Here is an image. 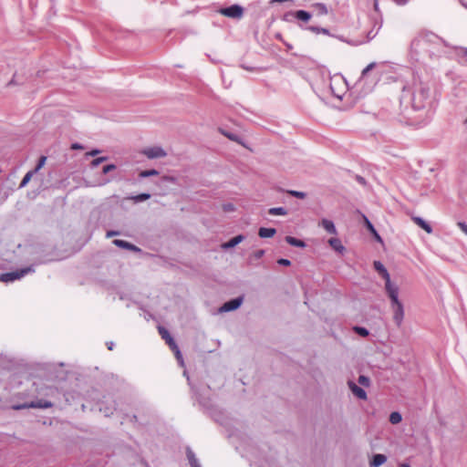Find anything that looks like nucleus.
Masks as SVG:
<instances>
[{
  "label": "nucleus",
  "mask_w": 467,
  "mask_h": 467,
  "mask_svg": "<svg viewBox=\"0 0 467 467\" xmlns=\"http://www.w3.org/2000/svg\"><path fill=\"white\" fill-rule=\"evenodd\" d=\"M383 63H381V65ZM379 66H380V64L371 62L362 70L357 84L363 88H366L365 92H368V84H369V88H371L379 80L382 75L381 71H375L374 73H371Z\"/></svg>",
  "instance_id": "nucleus-1"
},
{
  "label": "nucleus",
  "mask_w": 467,
  "mask_h": 467,
  "mask_svg": "<svg viewBox=\"0 0 467 467\" xmlns=\"http://www.w3.org/2000/svg\"><path fill=\"white\" fill-rule=\"evenodd\" d=\"M430 90L428 88L423 87L421 83L415 85L412 94V106L416 109H421L425 107V102L429 98Z\"/></svg>",
  "instance_id": "nucleus-2"
},
{
  "label": "nucleus",
  "mask_w": 467,
  "mask_h": 467,
  "mask_svg": "<svg viewBox=\"0 0 467 467\" xmlns=\"http://www.w3.org/2000/svg\"><path fill=\"white\" fill-rule=\"evenodd\" d=\"M158 330H159V333L161 336V337L166 341V343L169 345L171 349L174 352L177 359H182V353H181L177 344L175 343L174 339L170 335L169 331L163 327H159Z\"/></svg>",
  "instance_id": "nucleus-3"
},
{
  "label": "nucleus",
  "mask_w": 467,
  "mask_h": 467,
  "mask_svg": "<svg viewBox=\"0 0 467 467\" xmlns=\"http://www.w3.org/2000/svg\"><path fill=\"white\" fill-rule=\"evenodd\" d=\"M33 268L31 266L26 267L20 270L5 273L1 275L0 280L5 283L13 282L15 280L20 279L21 277L25 276L26 274L33 272Z\"/></svg>",
  "instance_id": "nucleus-4"
},
{
  "label": "nucleus",
  "mask_w": 467,
  "mask_h": 467,
  "mask_svg": "<svg viewBox=\"0 0 467 467\" xmlns=\"http://www.w3.org/2000/svg\"><path fill=\"white\" fill-rule=\"evenodd\" d=\"M219 13L230 18L240 19L244 16V8L239 5H233L228 7L221 8Z\"/></svg>",
  "instance_id": "nucleus-5"
},
{
  "label": "nucleus",
  "mask_w": 467,
  "mask_h": 467,
  "mask_svg": "<svg viewBox=\"0 0 467 467\" xmlns=\"http://www.w3.org/2000/svg\"><path fill=\"white\" fill-rule=\"evenodd\" d=\"M141 153L150 160L164 158L167 156V152L160 146L145 148L142 150Z\"/></svg>",
  "instance_id": "nucleus-6"
},
{
  "label": "nucleus",
  "mask_w": 467,
  "mask_h": 467,
  "mask_svg": "<svg viewBox=\"0 0 467 467\" xmlns=\"http://www.w3.org/2000/svg\"><path fill=\"white\" fill-rule=\"evenodd\" d=\"M385 290L390 299L391 304L400 302L399 287L393 284L391 280L385 282Z\"/></svg>",
  "instance_id": "nucleus-7"
},
{
  "label": "nucleus",
  "mask_w": 467,
  "mask_h": 467,
  "mask_svg": "<svg viewBox=\"0 0 467 467\" xmlns=\"http://www.w3.org/2000/svg\"><path fill=\"white\" fill-rule=\"evenodd\" d=\"M391 308L393 311V319L398 327H400L404 318V308L402 303L400 301L398 303L391 304Z\"/></svg>",
  "instance_id": "nucleus-8"
},
{
  "label": "nucleus",
  "mask_w": 467,
  "mask_h": 467,
  "mask_svg": "<svg viewBox=\"0 0 467 467\" xmlns=\"http://www.w3.org/2000/svg\"><path fill=\"white\" fill-rule=\"evenodd\" d=\"M53 404L50 401L45 400H38L36 401H31L29 404H24L20 406H16V409H24V408H37V409H47L51 408Z\"/></svg>",
  "instance_id": "nucleus-9"
},
{
  "label": "nucleus",
  "mask_w": 467,
  "mask_h": 467,
  "mask_svg": "<svg viewBox=\"0 0 467 467\" xmlns=\"http://www.w3.org/2000/svg\"><path fill=\"white\" fill-rule=\"evenodd\" d=\"M243 303L242 297H236L226 303L220 307V312H229L237 309Z\"/></svg>",
  "instance_id": "nucleus-10"
},
{
  "label": "nucleus",
  "mask_w": 467,
  "mask_h": 467,
  "mask_svg": "<svg viewBox=\"0 0 467 467\" xmlns=\"http://www.w3.org/2000/svg\"><path fill=\"white\" fill-rule=\"evenodd\" d=\"M421 37L422 42L425 44L439 45L440 43H444V41L440 36L432 32H423Z\"/></svg>",
  "instance_id": "nucleus-11"
},
{
  "label": "nucleus",
  "mask_w": 467,
  "mask_h": 467,
  "mask_svg": "<svg viewBox=\"0 0 467 467\" xmlns=\"http://www.w3.org/2000/svg\"><path fill=\"white\" fill-rule=\"evenodd\" d=\"M348 388L352 391V393L358 398L359 400H367V393L366 391L361 388L358 387L355 382L348 381Z\"/></svg>",
  "instance_id": "nucleus-12"
},
{
  "label": "nucleus",
  "mask_w": 467,
  "mask_h": 467,
  "mask_svg": "<svg viewBox=\"0 0 467 467\" xmlns=\"http://www.w3.org/2000/svg\"><path fill=\"white\" fill-rule=\"evenodd\" d=\"M373 265L375 270L382 276L385 282L390 280V275L383 264H381L379 261H375Z\"/></svg>",
  "instance_id": "nucleus-13"
},
{
  "label": "nucleus",
  "mask_w": 467,
  "mask_h": 467,
  "mask_svg": "<svg viewBox=\"0 0 467 467\" xmlns=\"http://www.w3.org/2000/svg\"><path fill=\"white\" fill-rule=\"evenodd\" d=\"M244 239V235H242V234L236 235L234 238H232L231 240H229L228 242L223 243L222 244V248L224 250L233 248V247L236 246L237 244H239L241 242H243Z\"/></svg>",
  "instance_id": "nucleus-14"
},
{
  "label": "nucleus",
  "mask_w": 467,
  "mask_h": 467,
  "mask_svg": "<svg viewBox=\"0 0 467 467\" xmlns=\"http://www.w3.org/2000/svg\"><path fill=\"white\" fill-rule=\"evenodd\" d=\"M113 244L120 248H124V249H128V250H131V251H135V252L140 251V249L139 247H137L136 245H134L127 241H124V240L116 239L113 241Z\"/></svg>",
  "instance_id": "nucleus-15"
},
{
  "label": "nucleus",
  "mask_w": 467,
  "mask_h": 467,
  "mask_svg": "<svg viewBox=\"0 0 467 467\" xmlns=\"http://www.w3.org/2000/svg\"><path fill=\"white\" fill-rule=\"evenodd\" d=\"M327 233L337 234V229L334 223L327 219H323L319 223Z\"/></svg>",
  "instance_id": "nucleus-16"
},
{
  "label": "nucleus",
  "mask_w": 467,
  "mask_h": 467,
  "mask_svg": "<svg viewBox=\"0 0 467 467\" xmlns=\"http://www.w3.org/2000/svg\"><path fill=\"white\" fill-rule=\"evenodd\" d=\"M413 222L418 225L420 226V228H422L424 231H426L428 234H431L432 233V228L431 226L427 223L425 222L421 217H418V216H415L412 218Z\"/></svg>",
  "instance_id": "nucleus-17"
},
{
  "label": "nucleus",
  "mask_w": 467,
  "mask_h": 467,
  "mask_svg": "<svg viewBox=\"0 0 467 467\" xmlns=\"http://www.w3.org/2000/svg\"><path fill=\"white\" fill-rule=\"evenodd\" d=\"M329 245L337 252L342 254L345 251V247L338 238H330L328 240Z\"/></svg>",
  "instance_id": "nucleus-18"
},
{
  "label": "nucleus",
  "mask_w": 467,
  "mask_h": 467,
  "mask_svg": "<svg viewBox=\"0 0 467 467\" xmlns=\"http://www.w3.org/2000/svg\"><path fill=\"white\" fill-rule=\"evenodd\" d=\"M387 461V457L384 454H375L373 456L372 461L370 462L371 467H379L383 463H385Z\"/></svg>",
  "instance_id": "nucleus-19"
},
{
  "label": "nucleus",
  "mask_w": 467,
  "mask_h": 467,
  "mask_svg": "<svg viewBox=\"0 0 467 467\" xmlns=\"http://www.w3.org/2000/svg\"><path fill=\"white\" fill-rule=\"evenodd\" d=\"M276 231L275 228H265L261 227L258 231V235L261 238H269L273 237L275 234Z\"/></svg>",
  "instance_id": "nucleus-20"
},
{
  "label": "nucleus",
  "mask_w": 467,
  "mask_h": 467,
  "mask_svg": "<svg viewBox=\"0 0 467 467\" xmlns=\"http://www.w3.org/2000/svg\"><path fill=\"white\" fill-rule=\"evenodd\" d=\"M363 217H364L365 224H366L367 228L368 229V231L374 235V237L377 241L382 242L381 237L375 230L373 224L369 222V220L365 215Z\"/></svg>",
  "instance_id": "nucleus-21"
},
{
  "label": "nucleus",
  "mask_w": 467,
  "mask_h": 467,
  "mask_svg": "<svg viewBox=\"0 0 467 467\" xmlns=\"http://www.w3.org/2000/svg\"><path fill=\"white\" fill-rule=\"evenodd\" d=\"M285 241L287 244H289L292 246L302 247V248L306 246V244L304 241H302L300 239H296L293 236H286Z\"/></svg>",
  "instance_id": "nucleus-22"
},
{
  "label": "nucleus",
  "mask_w": 467,
  "mask_h": 467,
  "mask_svg": "<svg viewBox=\"0 0 467 467\" xmlns=\"http://www.w3.org/2000/svg\"><path fill=\"white\" fill-rule=\"evenodd\" d=\"M295 17L298 20L308 22L311 18V14L305 10H298L295 13Z\"/></svg>",
  "instance_id": "nucleus-23"
},
{
  "label": "nucleus",
  "mask_w": 467,
  "mask_h": 467,
  "mask_svg": "<svg viewBox=\"0 0 467 467\" xmlns=\"http://www.w3.org/2000/svg\"><path fill=\"white\" fill-rule=\"evenodd\" d=\"M268 213L271 215H286L287 211L284 207H275L268 210Z\"/></svg>",
  "instance_id": "nucleus-24"
},
{
  "label": "nucleus",
  "mask_w": 467,
  "mask_h": 467,
  "mask_svg": "<svg viewBox=\"0 0 467 467\" xmlns=\"http://www.w3.org/2000/svg\"><path fill=\"white\" fill-rule=\"evenodd\" d=\"M402 420V416L398 411H393L389 415V421L391 424H399Z\"/></svg>",
  "instance_id": "nucleus-25"
},
{
  "label": "nucleus",
  "mask_w": 467,
  "mask_h": 467,
  "mask_svg": "<svg viewBox=\"0 0 467 467\" xmlns=\"http://www.w3.org/2000/svg\"><path fill=\"white\" fill-rule=\"evenodd\" d=\"M188 460L192 467H201L198 460L195 458L194 453L192 451H188L187 452Z\"/></svg>",
  "instance_id": "nucleus-26"
},
{
  "label": "nucleus",
  "mask_w": 467,
  "mask_h": 467,
  "mask_svg": "<svg viewBox=\"0 0 467 467\" xmlns=\"http://www.w3.org/2000/svg\"><path fill=\"white\" fill-rule=\"evenodd\" d=\"M159 174V171L155 169H151V170H146V171H142L140 172V178H147V177H150V176H156Z\"/></svg>",
  "instance_id": "nucleus-27"
},
{
  "label": "nucleus",
  "mask_w": 467,
  "mask_h": 467,
  "mask_svg": "<svg viewBox=\"0 0 467 467\" xmlns=\"http://www.w3.org/2000/svg\"><path fill=\"white\" fill-rule=\"evenodd\" d=\"M150 198V193H140L135 196H132L130 199L133 200L135 202H140L143 201H146Z\"/></svg>",
  "instance_id": "nucleus-28"
},
{
  "label": "nucleus",
  "mask_w": 467,
  "mask_h": 467,
  "mask_svg": "<svg viewBox=\"0 0 467 467\" xmlns=\"http://www.w3.org/2000/svg\"><path fill=\"white\" fill-rule=\"evenodd\" d=\"M34 174H35V172L32 171H29L28 172H26V175L24 176L22 182H20L19 188H24L29 182V181L31 180V178Z\"/></svg>",
  "instance_id": "nucleus-29"
},
{
  "label": "nucleus",
  "mask_w": 467,
  "mask_h": 467,
  "mask_svg": "<svg viewBox=\"0 0 467 467\" xmlns=\"http://www.w3.org/2000/svg\"><path fill=\"white\" fill-rule=\"evenodd\" d=\"M308 30L316 33V34H324V35H329V31L328 29L327 28H322V27H318V26H311L307 28Z\"/></svg>",
  "instance_id": "nucleus-30"
},
{
  "label": "nucleus",
  "mask_w": 467,
  "mask_h": 467,
  "mask_svg": "<svg viewBox=\"0 0 467 467\" xmlns=\"http://www.w3.org/2000/svg\"><path fill=\"white\" fill-rule=\"evenodd\" d=\"M108 160V157L107 156H102V157H99V158H96L94 159L91 162H90V166L91 168H96L98 167L100 163L106 161Z\"/></svg>",
  "instance_id": "nucleus-31"
},
{
  "label": "nucleus",
  "mask_w": 467,
  "mask_h": 467,
  "mask_svg": "<svg viewBox=\"0 0 467 467\" xmlns=\"http://www.w3.org/2000/svg\"><path fill=\"white\" fill-rule=\"evenodd\" d=\"M287 193L291 196H294L296 198H298V199H305L306 194L303 192H298V191H294V190H289L287 191Z\"/></svg>",
  "instance_id": "nucleus-32"
},
{
  "label": "nucleus",
  "mask_w": 467,
  "mask_h": 467,
  "mask_svg": "<svg viewBox=\"0 0 467 467\" xmlns=\"http://www.w3.org/2000/svg\"><path fill=\"white\" fill-rule=\"evenodd\" d=\"M46 161H47V157L46 156H41L38 160V162L36 166V168L32 171H34L35 173H36L40 169L43 168V166L45 165L46 163Z\"/></svg>",
  "instance_id": "nucleus-33"
},
{
  "label": "nucleus",
  "mask_w": 467,
  "mask_h": 467,
  "mask_svg": "<svg viewBox=\"0 0 467 467\" xmlns=\"http://www.w3.org/2000/svg\"><path fill=\"white\" fill-rule=\"evenodd\" d=\"M99 410L102 411L105 414V416H109V415L113 414V411L115 410V406H111V407L100 406Z\"/></svg>",
  "instance_id": "nucleus-34"
},
{
  "label": "nucleus",
  "mask_w": 467,
  "mask_h": 467,
  "mask_svg": "<svg viewBox=\"0 0 467 467\" xmlns=\"http://www.w3.org/2000/svg\"><path fill=\"white\" fill-rule=\"evenodd\" d=\"M358 383L363 386V387H368L369 386V383H370V380L368 377L364 376V375H360L358 377Z\"/></svg>",
  "instance_id": "nucleus-35"
},
{
  "label": "nucleus",
  "mask_w": 467,
  "mask_h": 467,
  "mask_svg": "<svg viewBox=\"0 0 467 467\" xmlns=\"http://www.w3.org/2000/svg\"><path fill=\"white\" fill-rule=\"evenodd\" d=\"M354 330L357 334H358L361 337H367L368 335V330L362 327H355Z\"/></svg>",
  "instance_id": "nucleus-36"
},
{
  "label": "nucleus",
  "mask_w": 467,
  "mask_h": 467,
  "mask_svg": "<svg viewBox=\"0 0 467 467\" xmlns=\"http://www.w3.org/2000/svg\"><path fill=\"white\" fill-rule=\"evenodd\" d=\"M116 165L115 164H108V165H105L102 169V172L104 174H107L109 173V171H112L114 170H116Z\"/></svg>",
  "instance_id": "nucleus-37"
},
{
  "label": "nucleus",
  "mask_w": 467,
  "mask_h": 467,
  "mask_svg": "<svg viewBox=\"0 0 467 467\" xmlns=\"http://www.w3.org/2000/svg\"><path fill=\"white\" fill-rule=\"evenodd\" d=\"M457 55L462 57H467V48L466 47H456Z\"/></svg>",
  "instance_id": "nucleus-38"
},
{
  "label": "nucleus",
  "mask_w": 467,
  "mask_h": 467,
  "mask_svg": "<svg viewBox=\"0 0 467 467\" xmlns=\"http://www.w3.org/2000/svg\"><path fill=\"white\" fill-rule=\"evenodd\" d=\"M265 254V250H257L253 254V257L255 259H260Z\"/></svg>",
  "instance_id": "nucleus-39"
},
{
  "label": "nucleus",
  "mask_w": 467,
  "mask_h": 467,
  "mask_svg": "<svg viewBox=\"0 0 467 467\" xmlns=\"http://www.w3.org/2000/svg\"><path fill=\"white\" fill-rule=\"evenodd\" d=\"M100 151H101V150H99V149H94V150H90V151H88L85 155H86V157H88V156H97L98 154H99V153H100Z\"/></svg>",
  "instance_id": "nucleus-40"
},
{
  "label": "nucleus",
  "mask_w": 467,
  "mask_h": 467,
  "mask_svg": "<svg viewBox=\"0 0 467 467\" xmlns=\"http://www.w3.org/2000/svg\"><path fill=\"white\" fill-rule=\"evenodd\" d=\"M457 225L467 235V224L463 222H459Z\"/></svg>",
  "instance_id": "nucleus-41"
},
{
  "label": "nucleus",
  "mask_w": 467,
  "mask_h": 467,
  "mask_svg": "<svg viewBox=\"0 0 467 467\" xmlns=\"http://www.w3.org/2000/svg\"><path fill=\"white\" fill-rule=\"evenodd\" d=\"M278 265H285V266H289L291 265V262L288 260V259H279L277 261Z\"/></svg>",
  "instance_id": "nucleus-42"
},
{
  "label": "nucleus",
  "mask_w": 467,
  "mask_h": 467,
  "mask_svg": "<svg viewBox=\"0 0 467 467\" xmlns=\"http://www.w3.org/2000/svg\"><path fill=\"white\" fill-rule=\"evenodd\" d=\"M317 6H318L321 14H323V15L327 14V8L324 4H318Z\"/></svg>",
  "instance_id": "nucleus-43"
},
{
  "label": "nucleus",
  "mask_w": 467,
  "mask_h": 467,
  "mask_svg": "<svg viewBox=\"0 0 467 467\" xmlns=\"http://www.w3.org/2000/svg\"><path fill=\"white\" fill-rule=\"evenodd\" d=\"M71 149H73V150H82L83 146L81 144H78V143H73L72 146H71Z\"/></svg>",
  "instance_id": "nucleus-44"
},
{
  "label": "nucleus",
  "mask_w": 467,
  "mask_h": 467,
  "mask_svg": "<svg viewBox=\"0 0 467 467\" xmlns=\"http://www.w3.org/2000/svg\"><path fill=\"white\" fill-rule=\"evenodd\" d=\"M356 180H357L360 184H362V185H365V184H366V181H365V179H364L363 177H361V176H358H358L356 177Z\"/></svg>",
  "instance_id": "nucleus-45"
},
{
  "label": "nucleus",
  "mask_w": 467,
  "mask_h": 467,
  "mask_svg": "<svg viewBox=\"0 0 467 467\" xmlns=\"http://www.w3.org/2000/svg\"><path fill=\"white\" fill-rule=\"evenodd\" d=\"M397 5H406L409 0H393Z\"/></svg>",
  "instance_id": "nucleus-46"
},
{
  "label": "nucleus",
  "mask_w": 467,
  "mask_h": 467,
  "mask_svg": "<svg viewBox=\"0 0 467 467\" xmlns=\"http://www.w3.org/2000/svg\"><path fill=\"white\" fill-rule=\"evenodd\" d=\"M119 234V232H116V231H109L106 234L107 237H111V236H115V235H118Z\"/></svg>",
  "instance_id": "nucleus-47"
},
{
  "label": "nucleus",
  "mask_w": 467,
  "mask_h": 467,
  "mask_svg": "<svg viewBox=\"0 0 467 467\" xmlns=\"http://www.w3.org/2000/svg\"><path fill=\"white\" fill-rule=\"evenodd\" d=\"M374 9H375L376 11H378V10H379V1H378V0H375V2H374Z\"/></svg>",
  "instance_id": "nucleus-48"
},
{
  "label": "nucleus",
  "mask_w": 467,
  "mask_h": 467,
  "mask_svg": "<svg viewBox=\"0 0 467 467\" xmlns=\"http://www.w3.org/2000/svg\"><path fill=\"white\" fill-rule=\"evenodd\" d=\"M107 346H108V348H109V350H112V348H113V342H109V343H107Z\"/></svg>",
  "instance_id": "nucleus-49"
},
{
  "label": "nucleus",
  "mask_w": 467,
  "mask_h": 467,
  "mask_svg": "<svg viewBox=\"0 0 467 467\" xmlns=\"http://www.w3.org/2000/svg\"><path fill=\"white\" fill-rule=\"evenodd\" d=\"M229 139H231L232 140H235V135H232V134H225Z\"/></svg>",
  "instance_id": "nucleus-50"
},
{
  "label": "nucleus",
  "mask_w": 467,
  "mask_h": 467,
  "mask_svg": "<svg viewBox=\"0 0 467 467\" xmlns=\"http://www.w3.org/2000/svg\"><path fill=\"white\" fill-rule=\"evenodd\" d=\"M400 467H410L409 463L403 462L400 463Z\"/></svg>",
  "instance_id": "nucleus-51"
}]
</instances>
